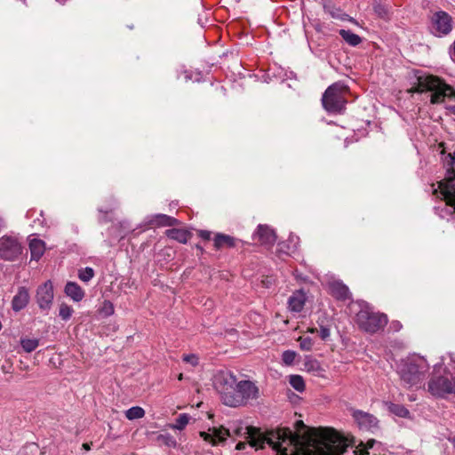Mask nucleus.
<instances>
[{
	"instance_id": "f257e3e1",
	"label": "nucleus",
	"mask_w": 455,
	"mask_h": 455,
	"mask_svg": "<svg viewBox=\"0 0 455 455\" xmlns=\"http://www.w3.org/2000/svg\"><path fill=\"white\" fill-rule=\"evenodd\" d=\"M204 441L223 442L229 437H244L251 447L262 449L267 443L275 455H342L347 451V440L332 427L311 428L307 435L293 433L290 428H278L266 434L254 427H243L234 421L229 427H213L212 434L200 432Z\"/></svg>"
},
{
	"instance_id": "f03ea898",
	"label": "nucleus",
	"mask_w": 455,
	"mask_h": 455,
	"mask_svg": "<svg viewBox=\"0 0 455 455\" xmlns=\"http://www.w3.org/2000/svg\"><path fill=\"white\" fill-rule=\"evenodd\" d=\"M221 401L230 407L244 405L250 400H256L259 396V389L251 380L237 382L235 376L231 372L222 374L216 383Z\"/></svg>"
},
{
	"instance_id": "7ed1b4c3",
	"label": "nucleus",
	"mask_w": 455,
	"mask_h": 455,
	"mask_svg": "<svg viewBox=\"0 0 455 455\" xmlns=\"http://www.w3.org/2000/svg\"><path fill=\"white\" fill-rule=\"evenodd\" d=\"M432 92L430 102L438 104L445 98L455 99V91L443 80L435 76H417V84L411 89L412 92Z\"/></svg>"
},
{
	"instance_id": "20e7f679",
	"label": "nucleus",
	"mask_w": 455,
	"mask_h": 455,
	"mask_svg": "<svg viewBox=\"0 0 455 455\" xmlns=\"http://www.w3.org/2000/svg\"><path fill=\"white\" fill-rule=\"evenodd\" d=\"M429 370L427 360L421 356H412L405 360L399 370L401 380L410 388L421 385Z\"/></svg>"
},
{
	"instance_id": "39448f33",
	"label": "nucleus",
	"mask_w": 455,
	"mask_h": 455,
	"mask_svg": "<svg viewBox=\"0 0 455 455\" xmlns=\"http://www.w3.org/2000/svg\"><path fill=\"white\" fill-rule=\"evenodd\" d=\"M449 357L451 363L445 367V375L433 377L428 382L427 389L435 396L455 395V357L453 354H449Z\"/></svg>"
},
{
	"instance_id": "423d86ee",
	"label": "nucleus",
	"mask_w": 455,
	"mask_h": 455,
	"mask_svg": "<svg viewBox=\"0 0 455 455\" xmlns=\"http://www.w3.org/2000/svg\"><path fill=\"white\" fill-rule=\"evenodd\" d=\"M348 87L342 83H334L330 85L322 97L323 108L329 113H341L347 104Z\"/></svg>"
},
{
	"instance_id": "0eeeda50",
	"label": "nucleus",
	"mask_w": 455,
	"mask_h": 455,
	"mask_svg": "<svg viewBox=\"0 0 455 455\" xmlns=\"http://www.w3.org/2000/svg\"><path fill=\"white\" fill-rule=\"evenodd\" d=\"M356 323L361 330L376 333L387 325V316L385 314L374 312L369 306H364L356 314Z\"/></svg>"
},
{
	"instance_id": "6e6552de",
	"label": "nucleus",
	"mask_w": 455,
	"mask_h": 455,
	"mask_svg": "<svg viewBox=\"0 0 455 455\" xmlns=\"http://www.w3.org/2000/svg\"><path fill=\"white\" fill-rule=\"evenodd\" d=\"M452 18L444 11H438L432 14L430 18L429 29L435 36H447L452 30Z\"/></svg>"
},
{
	"instance_id": "1a4fd4ad",
	"label": "nucleus",
	"mask_w": 455,
	"mask_h": 455,
	"mask_svg": "<svg viewBox=\"0 0 455 455\" xmlns=\"http://www.w3.org/2000/svg\"><path fill=\"white\" fill-rule=\"evenodd\" d=\"M22 252V247L19 241L11 236L0 238V258L6 261H13Z\"/></svg>"
},
{
	"instance_id": "9d476101",
	"label": "nucleus",
	"mask_w": 455,
	"mask_h": 455,
	"mask_svg": "<svg viewBox=\"0 0 455 455\" xmlns=\"http://www.w3.org/2000/svg\"><path fill=\"white\" fill-rule=\"evenodd\" d=\"M352 416L360 430L374 433L379 428L378 419L371 413L355 410Z\"/></svg>"
},
{
	"instance_id": "9b49d317",
	"label": "nucleus",
	"mask_w": 455,
	"mask_h": 455,
	"mask_svg": "<svg viewBox=\"0 0 455 455\" xmlns=\"http://www.w3.org/2000/svg\"><path fill=\"white\" fill-rule=\"evenodd\" d=\"M36 302L41 309H49L53 300V286L50 280L40 285L36 291Z\"/></svg>"
},
{
	"instance_id": "f8f14e48",
	"label": "nucleus",
	"mask_w": 455,
	"mask_h": 455,
	"mask_svg": "<svg viewBox=\"0 0 455 455\" xmlns=\"http://www.w3.org/2000/svg\"><path fill=\"white\" fill-rule=\"evenodd\" d=\"M439 188L441 189L443 200L446 202V205L453 207L455 212V173L449 174L445 182L440 183Z\"/></svg>"
},
{
	"instance_id": "ddd939ff",
	"label": "nucleus",
	"mask_w": 455,
	"mask_h": 455,
	"mask_svg": "<svg viewBox=\"0 0 455 455\" xmlns=\"http://www.w3.org/2000/svg\"><path fill=\"white\" fill-rule=\"evenodd\" d=\"M148 226L151 228L160 227H174L180 224V221L166 214H155L148 218L147 222Z\"/></svg>"
},
{
	"instance_id": "4468645a",
	"label": "nucleus",
	"mask_w": 455,
	"mask_h": 455,
	"mask_svg": "<svg viewBox=\"0 0 455 455\" xmlns=\"http://www.w3.org/2000/svg\"><path fill=\"white\" fill-rule=\"evenodd\" d=\"M254 236L261 244L272 245L276 240V235L273 229L266 225H259Z\"/></svg>"
},
{
	"instance_id": "2eb2a0df",
	"label": "nucleus",
	"mask_w": 455,
	"mask_h": 455,
	"mask_svg": "<svg viewBox=\"0 0 455 455\" xmlns=\"http://www.w3.org/2000/svg\"><path fill=\"white\" fill-rule=\"evenodd\" d=\"M306 301L307 294L302 290L296 291L288 299V307L291 312L299 313L304 308Z\"/></svg>"
},
{
	"instance_id": "dca6fc26",
	"label": "nucleus",
	"mask_w": 455,
	"mask_h": 455,
	"mask_svg": "<svg viewBox=\"0 0 455 455\" xmlns=\"http://www.w3.org/2000/svg\"><path fill=\"white\" fill-rule=\"evenodd\" d=\"M29 301V294L25 287H20L18 292L12 300V307L18 312L27 307Z\"/></svg>"
},
{
	"instance_id": "f3484780",
	"label": "nucleus",
	"mask_w": 455,
	"mask_h": 455,
	"mask_svg": "<svg viewBox=\"0 0 455 455\" xmlns=\"http://www.w3.org/2000/svg\"><path fill=\"white\" fill-rule=\"evenodd\" d=\"M330 292L337 299L345 301L350 299V291L347 285L341 282H333L330 284Z\"/></svg>"
},
{
	"instance_id": "a211bd4d",
	"label": "nucleus",
	"mask_w": 455,
	"mask_h": 455,
	"mask_svg": "<svg viewBox=\"0 0 455 455\" xmlns=\"http://www.w3.org/2000/svg\"><path fill=\"white\" fill-rule=\"evenodd\" d=\"M64 292L75 302H80L85 295L82 287L75 282H68L65 285Z\"/></svg>"
},
{
	"instance_id": "6ab92c4d",
	"label": "nucleus",
	"mask_w": 455,
	"mask_h": 455,
	"mask_svg": "<svg viewBox=\"0 0 455 455\" xmlns=\"http://www.w3.org/2000/svg\"><path fill=\"white\" fill-rule=\"evenodd\" d=\"M237 239L221 233L215 235L213 239V245L216 250H221L223 248H233L236 245Z\"/></svg>"
},
{
	"instance_id": "aec40b11",
	"label": "nucleus",
	"mask_w": 455,
	"mask_h": 455,
	"mask_svg": "<svg viewBox=\"0 0 455 455\" xmlns=\"http://www.w3.org/2000/svg\"><path fill=\"white\" fill-rule=\"evenodd\" d=\"M31 260H39L45 251V243L41 239H31L29 241Z\"/></svg>"
},
{
	"instance_id": "412c9836",
	"label": "nucleus",
	"mask_w": 455,
	"mask_h": 455,
	"mask_svg": "<svg viewBox=\"0 0 455 455\" xmlns=\"http://www.w3.org/2000/svg\"><path fill=\"white\" fill-rule=\"evenodd\" d=\"M167 237L178 241L180 243H187L191 237V233L185 229L171 228L165 231Z\"/></svg>"
},
{
	"instance_id": "4be33fe9",
	"label": "nucleus",
	"mask_w": 455,
	"mask_h": 455,
	"mask_svg": "<svg viewBox=\"0 0 455 455\" xmlns=\"http://www.w3.org/2000/svg\"><path fill=\"white\" fill-rule=\"evenodd\" d=\"M342 39L350 46H357L362 43V38L351 30L340 29L339 31Z\"/></svg>"
},
{
	"instance_id": "5701e85b",
	"label": "nucleus",
	"mask_w": 455,
	"mask_h": 455,
	"mask_svg": "<svg viewBox=\"0 0 455 455\" xmlns=\"http://www.w3.org/2000/svg\"><path fill=\"white\" fill-rule=\"evenodd\" d=\"M20 345L23 350L27 353H31L39 346L38 339L23 338L20 339Z\"/></svg>"
},
{
	"instance_id": "b1692460",
	"label": "nucleus",
	"mask_w": 455,
	"mask_h": 455,
	"mask_svg": "<svg viewBox=\"0 0 455 455\" xmlns=\"http://www.w3.org/2000/svg\"><path fill=\"white\" fill-rule=\"evenodd\" d=\"M324 11L329 13L332 18L346 20H347L348 15L342 12V11L335 6L325 5Z\"/></svg>"
},
{
	"instance_id": "393cba45",
	"label": "nucleus",
	"mask_w": 455,
	"mask_h": 455,
	"mask_svg": "<svg viewBox=\"0 0 455 455\" xmlns=\"http://www.w3.org/2000/svg\"><path fill=\"white\" fill-rule=\"evenodd\" d=\"M289 383L298 392L305 390V381L300 375H291Z\"/></svg>"
},
{
	"instance_id": "a878e982",
	"label": "nucleus",
	"mask_w": 455,
	"mask_h": 455,
	"mask_svg": "<svg viewBox=\"0 0 455 455\" xmlns=\"http://www.w3.org/2000/svg\"><path fill=\"white\" fill-rule=\"evenodd\" d=\"M190 417L187 413L180 414L176 419L175 423L172 426V428L182 430L188 424Z\"/></svg>"
},
{
	"instance_id": "bb28decb",
	"label": "nucleus",
	"mask_w": 455,
	"mask_h": 455,
	"mask_svg": "<svg viewBox=\"0 0 455 455\" xmlns=\"http://www.w3.org/2000/svg\"><path fill=\"white\" fill-rule=\"evenodd\" d=\"M145 411L141 407L134 406L125 411V416L128 419H137L144 416Z\"/></svg>"
},
{
	"instance_id": "cd10ccee",
	"label": "nucleus",
	"mask_w": 455,
	"mask_h": 455,
	"mask_svg": "<svg viewBox=\"0 0 455 455\" xmlns=\"http://www.w3.org/2000/svg\"><path fill=\"white\" fill-rule=\"evenodd\" d=\"M95 273L93 268L90 267H86L84 268H81L78 271V277L82 282L87 283L92 280L94 276Z\"/></svg>"
},
{
	"instance_id": "c85d7f7f",
	"label": "nucleus",
	"mask_w": 455,
	"mask_h": 455,
	"mask_svg": "<svg viewBox=\"0 0 455 455\" xmlns=\"http://www.w3.org/2000/svg\"><path fill=\"white\" fill-rule=\"evenodd\" d=\"M157 441L168 447H175L177 444L174 437L170 434H161L157 436Z\"/></svg>"
},
{
	"instance_id": "c756f323",
	"label": "nucleus",
	"mask_w": 455,
	"mask_h": 455,
	"mask_svg": "<svg viewBox=\"0 0 455 455\" xmlns=\"http://www.w3.org/2000/svg\"><path fill=\"white\" fill-rule=\"evenodd\" d=\"M73 312H74V310L70 306H68L65 303L60 304L59 315L60 316V318L62 320H64V321L69 320L70 317L72 316Z\"/></svg>"
},
{
	"instance_id": "7c9ffc66",
	"label": "nucleus",
	"mask_w": 455,
	"mask_h": 455,
	"mask_svg": "<svg viewBox=\"0 0 455 455\" xmlns=\"http://www.w3.org/2000/svg\"><path fill=\"white\" fill-rule=\"evenodd\" d=\"M391 411L402 418H406L410 414V411L407 408H405L403 405L400 404H392L390 406Z\"/></svg>"
},
{
	"instance_id": "2f4dec72",
	"label": "nucleus",
	"mask_w": 455,
	"mask_h": 455,
	"mask_svg": "<svg viewBox=\"0 0 455 455\" xmlns=\"http://www.w3.org/2000/svg\"><path fill=\"white\" fill-rule=\"evenodd\" d=\"M99 311L104 316L112 315L115 311L114 305L109 300H104V302Z\"/></svg>"
},
{
	"instance_id": "473e14b6",
	"label": "nucleus",
	"mask_w": 455,
	"mask_h": 455,
	"mask_svg": "<svg viewBox=\"0 0 455 455\" xmlns=\"http://www.w3.org/2000/svg\"><path fill=\"white\" fill-rule=\"evenodd\" d=\"M299 347L304 351H310L313 347L314 342L310 337H299Z\"/></svg>"
},
{
	"instance_id": "72a5a7b5",
	"label": "nucleus",
	"mask_w": 455,
	"mask_h": 455,
	"mask_svg": "<svg viewBox=\"0 0 455 455\" xmlns=\"http://www.w3.org/2000/svg\"><path fill=\"white\" fill-rule=\"evenodd\" d=\"M296 355V352L292 350H286L282 355V360L284 364L291 365L295 361Z\"/></svg>"
},
{
	"instance_id": "f704fd0d",
	"label": "nucleus",
	"mask_w": 455,
	"mask_h": 455,
	"mask_svg": "<svg viewBox=\"0 0 455 455\" xmlns=\"http://www.w3.org/2000/svg\"><path fill=\"white\" fill-rule=\"evenodd\" d=\"M375 13L382 19L388 18V9L386 5L376 4L373 6Z\"/></svg>"
},
{
	"instance_id": "c9c22d12",
	"label": "nucleus",
	"mask_w": 455,
	"mask_h": 455,
	"mask_svg": "<svg viewBox=\"0 0 455 455\" xmlns=\"http://www.w3.org/2000/svg\"><path fill=\"white\" fill-rule=\"evenodd\" d=\"M444 165L447 167L448 174L454 173L455 159L449 154L445 156Z\"/></svg>"
},
{
	"instance_id": "e433bc0d",
	"label": "nucleus",
	"mask_w": 455,
	"mask_h": 455,
	"mask_svg": "<svg viewBox=\"0 0 455 455\" xmlns=\"http://www.w3.org/2000/svg\"><path fill=\"white\" fill-rule=\"evenodd\" d=\"M183 361L186 362V363H188L194 366L197 365L198 364V357L194 355V354H191V355H185L183 356Z\"/></svg>"
},
{
	"instance_id": "4c0bfd02",
	"label": "nucleus",
	"mask_w": 455,
	"mask_h": 455,
	"mask_svg": "<svg viewBox=\"0 0 455 455\" xmlns=\"http://www.w3.org/2000/svg\"><path fill=\"white\" fill-rule=\"evenodd\" d=\"M448 205L445 204V206L439 211L438 207L435 208V213L438 214L441 218H444L446 214H452L455 213L454 210L451 211L447 208ZM452 209H454L452 207Z\"/></svg>"
},
{
	"instance_id": "58836bf2",
	"label": "nucleus",
	"mask_w": 455,
	"mask_h": 455,
	"mask_svg": "<svg viewBox=\"0 0 455 455\" xmlns=\"http://www.w3.org/2000/svg\"><path fill=\"white\" fill-rule=\"evenodd\" d=\"M319 335L322 339H326L330 336V329L324 326H321Z\"/></svg>"
},
{
	"instance_id": "ea45409f",
	"label": "nucleus",
	"mask_w": 455,
	"mask_h": 455,
	"mask_svg": "<svg viewBox=\"0 0 455 455\" xmlns=\"http://www.w3.org/2000/svg\"><path fill=\"white\" fill-rule=\"evenodd\" d=\"M198 235L202 239L209 241L211 239L212 234L210 231H207V230H200V231H198Z\"/></svg>"
},
{
	"instance_id": "a19ab883",
	"label": "nucleus",
	"mask_w": 455,
	"mask_h": 455,
	"mask_svg": "<svg viewBox=\"0 0 455 455\" xmlns=\"http://www.w3.org/2000/svg\"><path fill=\"white\" fill-rule=\"evenodd\" d=\"M352 453H353V455H369V452L367 451H363V450H360V451L353 450Z\"/></svg>"
},
{
	"instance_id": "79ce46f5",
	"label": "nucleus",
	"mask_w": 455,
	"mask_h": 455,
	"mask_svg": "<svg viewBox=\"0 0 455 455\" xmlns=\"http://www.w3.org/2000/svg\"><path fill=\"white\" fill-rule=\"evenodd\" d=\"M247 443H244V442H239L236 446H235V449L238 450V451H242L243 449H245Z\"/></svg>"
},
{
	"instance_id": "37998d69",
	"label": "nucleus",
	"mask_w": 455,
	"mask_h": 455,
	"mask_svg": "<svg viewBox=\"0 0 455 455\" xmlns=\"http://www.w3.org/2000/svg\"><path fill=\"white\" fill-rule=\"evenodd\" d=\"M295 426L298 429H301V428H305L306 427V425L303 423L302 420H298L296 423H295Z\"/></svg>"
},
{
	"instance_id": "c03bdc74",
	"label": "nucleus",
	"mask_w": 455,
	"mask_h": 455,
	"mask_svg": "<svg viewBox=\"0 0 455 455\" xmlns=\"http://www.w3.org/2000/svg\"><path fill=\"white\" fill-rule=\"evenodd\" d=\"M392 325H393V328H394L395 331H398L401 328V324L398 322L397 323H393Z\"/></svg>"
},
{
	"instance_id": "a18cd8bd",
	"label": "nucleus",
	"mask_w": 455,
	"mask_h": 455,
	"mask_svg": "<svg viewBox=\"0 0 455 455\" xmlns=\"http://www.w3.org/2000/svg\"><path fill=\"white\" fill-rule=\"evenodd\" d=\"M375 443V440L371 439L367 442V448H371Z\"/></svg>"
},
{
	"instance_id": "49530a36",
	"label": "nucleus",
	"mask_w": 455,
	"mask_h": 455,
	"mask_svg": "<svg viewBox=\"0 0 455 455\" xmlns=\"http://www.w3.org/2000/svg\"><path fill=\"white\" fill-rule=\"evenodd\" d=\"M83 448L85 450V451H90L91 447H90V444L89 443H84L83 444Z\"/></svg>"
},
{
	"instance_id": "de8ad7c7",
	"label": "nucleus",
	"mask_w": 455,
	"mask_h": 455,
	"mask_svg": "<svg viewBox=\"0 0 455 455\" xmlns=\"http://www.w3.org/2000/svg\"><path fill=\"white\" fill-rule=\"evenodd\" d=\"M178 379H179V380L183 379V374H182V373L179 374V376H178Z\"/></svg>"
},
{
	"instance_id": "09e8293b",
	"label": "nucleus",
	"mask_w": 455,
	"mask_h": 455,
	"mask_svg": "<svg viewBox=\"0 0 455 455\" xmlns=\"http://www.w3.org/2000/svg\"><path fill=\"white\" fill-rule=\"evenodd\" d=\"M451 113H452V114H454V115H455V106H453V107H451Z\"/></svg>"
},
{
	"instance_id": "8fccbe9b",
	"label": "nucleus",
	"mask_w": 455,
	"mask_h": 455,
	"mask_svg": "<svg viewBox=\"0 0 455 455\" xmlns=\"http://www.w3.org/2000/svg\"><path fill=\"white\" fill-rule=\"evenodd\" d=\"M449 155H451V156H452L455 159V149L453 153H450Z\"/></svg>"
},
{
	"instance_id": "3c124183",
	"label": "nucleus",
	"mask_w": 455,
	"mask_h": 455,
	"mask_svg": "<svg viewBox=\"0 0 455 455\" xmlns=\"http://www.w3.org/2000/svg\"><path fill=\"white\" fill-rule=\"evenodd\" d=\"M349 20L352 21V22H355L353 18H350Z\"/></svg>"
}]
</instances>
